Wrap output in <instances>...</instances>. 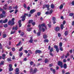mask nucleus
<instances>
[{
	"instance_id": "9",
	"label": "nucleus",
	"mask_w": 74,
	"mask_h": 74,
	"mask_svg": "<svg viewBox=\"0 0 74 74\" xmlns=\"http://www.w3.org/2000/svg\"><path fill=\"white\" fill-rule=\"evenodd\" d=\"M36 11V10L35 9H32L30 10V13L31 14H33Z\"/></svg>"
},
{
	"instance_id": "44",
	"label": "nucleus",
	"mask_w": 74,
	"mask_h": 74,
	"mask_svg": "<svg viewBox=\"0 0 74 74\" xmlns=\"http://www.w3.org/2000/svg\"><path fill=\"white\" fill-rule=\"evenodd\" d=\"M59 45L60 47H62V42L60 43Z\"/></svg>"
},
{
	"instance_id": "53",
	"label": "nucleus",
	"mask_w": 74,
	"mask_h": 74,
	"mask_svg": "<svg viewBox=\"0 0 74 74\" xmlns=\"http://www.w3.org/2000/svg\"><path fill=\"white\" fill-rule=\"evenodd\" d=\"M56 51L57 52V53H58V52H59V49L57 48V49H56Z\"/></svg>"
},
{
	"instance_id": "57",
	"label": "nucleus",
	"mask_w": 74,
	"mask_h": 74,
	"mask_svg": "<svg viewBox=\"0 0 74 74\" xmlns=\"http://www.w3.org/2000/svg\"><path fill=\"white\" fill-rule=\"evenodd\" d=\"M71 4H72V5H74V1H73L72 2Z\"/></svg>"
},
{
	"instance_id": "21",
	"label": "nucleus",
	"mask_w": 74,
	"mask_h": 74,
	"mask_svg": "<svg viewBox=\"0 0 74 74\" xmlns=\"http://www.w3.org/2000/svg\"><path fill=\"white\" fill-rule=\"evenodd\" d=\"M64 34L65 35V36H67V35L68 34V31H65L64 33Z\"/></svg>"
},
{
	"instance_id": "39",
	"label": "nucleus",
	"mask_w": 74,
	"mask_h": 74,
	"mask_svg": "<svg viewBox=\"0 0 74 74\" xmlns=\"http://www.w3.org/2000/svg\"><path fill=\"white\" fill-rule=\"evenodd\" d=\"M45 6L47 8H49L50 6L49 5H46Z\"/></svg>"
},
{
	"instance_id": "2",
	"label": "nucleus",
	"mask_w": 74,
	"mask_h": 74,
	"mask_svg": "<svg viewBox=\"0 0 74 74\" xmlns=\"http://www.w3.org/2000/svg\"><path fill=\"white\" fill-rule=\"evenodd\" d=\"M44 26H45V24H42L41 25H39L38 27L39 29V31H41V27H44Z\"/></svg>"
},
{
	"instance_id": "31",
	"label": "nucleus",
	"mask_w": 74,
	"mask_h": 74,
	"mask_svg": "<svg viewBox=\"0 0 74 74\" xmlns=\"http://www.w3.org/2000/svg\"><path fill=\"white\" fill-rule=\"evenodd\" d=\"M15 32H16L15 31H12L11 32L10 34H14L15 33Z\"/></svg>"
},
{
	"instance_id": "28",
	"label": "nucleus",
	"mask_w": 74,
	"mask_h": 74,
	"mask_svg": "<svg viewBox=\"0 0 74 74\" xmlns=\"http://www.w3.org/2000/svg\"><path fill=\"white\" fill-rule=\"evenodd\" d=\"M63 5L62 4L60 5V9L61 10V9H62V8H63Z\"/></svg>"
},
{
	"instance_id": "6",
	"label": "nucleus",
	"mask_w": 74,
	"mask_h": 74,
	"mask_svg": "<svg viewBox=\"0 0 74 74\" xmlns=\"http://www.w3.org/2000/svg\"><path fill=\"white\" fill-rule=\"evenodd\" d=\"M21 18H22V21H24L26 19V16H21Z\"/></svg>"
},
{
	"instance_id": "62",
	"label": "nucleus",
	"mask_w": 74,
	"mask_h": 74,
	"mask_svg": "<svg viewBox=\"0 0 74 74\" xmlns=\"http://www.w3.org/2000/svg\"><path fill=\"white\" fill-rule=\"evenodd\" d=\"M72 26H74V21H72Z\"/></svg>"
},
{
	"instance_id": "20",
	"label": "nucleus",
	"mask_w": 74,
	"mask_h": 74,
	"mask_svg": "<svg viewBox=\"0 0 74 74\" xmlns=\"http://www.w3.org/2000/svg\"><path fill=\"white\" fill-rule=\"evenodd\" d=\"M67 64H64V65L63 68L66 69L67 68Z\"/></svg>"
},
{
	"instance_id": "8",
	"label": "nucleus",
	"mask_w": 74,
	"mask_h": 74,
	"mask_svg": "<svg viewBox=\"0 0 74 74\" xmlns=\"http://www.w3.org/2000/svg\"><path fill=\"white\" fill-rule=\"evenodd\" d=\"M50 70H51V71H52L53 73V74H55V73L56 72V71H55V69H53L52 68H51L50 69Z\"/></svg>"
},
{
	"instance_id": "13",
	"label": "nucleus",
	"mask_w": 74,
	"mask_h": 74,
	"mask_svg": "<svg viewBox=\"0 0 74 74\" xmlns=\"http://www.w3.org/2000/svg\"><path fill=\"white\" fill-rule=\"evenodd\" d=\"M6 55L5 54H2V58L3 59V60H4V59H5V56H6Z\"/></svg>"
},
{
	"instance_id": "33",
	"label": "nucleus",
	"mask_w": 74,
	"mask_h": 74,
	"mask_svg": "<svg viewBox=\"0 0 74 74\" xmlns=\"http://www.w3.org/2000/svg\"><path fill=\"white\" fill-rule=\"evenodd\" d=\"M7 60L8 62H10V61H11L12 60H11V58H7Z\"/></svg>"
},
{
	"instance_id": "58",
	"label": "nucleus",
	"mask_w": 74,
	"mask_h": 74,
	"mask_svg": "<svg viewBox=\"0 0 74 74\" xmlns=\"http://www.w3.org/2000/svg\"><path fill=\"white\" fill-rule=\"evenodd\" d=\"M2 14L4 15V14H5V11L3 10V11L2 12Z\"/></svg>"
},
{
	"instance_id": "42",
	"label": "nucleus",
	"mask_w": 74,
	"mask_h": 74,
	"mask_svg": "<svg viewBox=\"0 0 74 74\" xmlns=\"http://www.w3.org/2000/svg\"><path fill=\"white\" fill-rule=\"evenodd\" d=\"M49 53L50 55H51V56H53V54H52V53L50 52Z\"/></svg>"
},
{
	"instance_id": "48",
	"label": "nucleus",
	"mask_w": 74,
	"mask_h": 74,
	"mask_svg": "<svg viewBox=\"0 0 74 74\" xmlns=\"http://www.w3.org/2000/svg\"><path fill=\"white\" fill-rule=\"evenodd\" d=\"M60 49L61 51H63V47H60Z\"/></svg>"
},
{
	"instance_id": "3",
	"label": "nucleus",
	"mask_w": 74,
	"mask_h": 74,
	"mask_svg": "<svg viewBox=\"0 0 74 74\" xmlns=\"http://www.w3.org/2000/svg\"><path fill=\"white\" fill-rule=\"evenodd\" d=\"M19 71V69L18 68H16L15 70V74H19V72H18Z\"/></svg>"
},
{
	"instance_id": "43",
	"label": "nucleus",
	"mask_w": 74,
	"mask_h": 74,
	"mask_svg": "<svg viewBox=\"0 0 74 74\" xmlns=\"http://www.w3.org/2000/svg\"><path fill=\"white\" fill-rule=\"evenodd\" d=\"M3 49V46L1 43H0V49Z\"/></svg>"
},
{
	"instance_id": "5",
	"label": "nucleus",
	"mask_w": 74,
	"mask_h": 74,
	"mask_svg": "<svg viewBox=\"0 0 74 74\" xmlns=\"http://www.w3.org/2000/svg\"><path fill=\"white\" fill-rule=\"evenodd\" d=\"M24 16H28V17H30L32 16V14H29L27 13H24Z\"/></svg>"
},
{
	"instance_id": "23",
	"label": "nucleus",
	"mask_w": 74,
	"mask_h": 74,
	"mask_svg": "<svg viewBox=\"0 0 74 74\" xmlns=\"http://www.w3.org/2000/svg\"><path fill=\"white\" fill-rule=\"evenodd\" d=\"M13 70V68L12 67L9 68V70L10 71H12Z\"/></svg>"
},
{
	"instance_id": "18",
	"label": "nucleus",
	"mask_w": 74,
	"mask_h": 74,
	"mask_svg": "<svg viewBox=\"0 0 74 74\" xmlns=\"http://www.w3.org/2000/svg\"><path fill=\"white\" fill-rule=\"evenodd\" d=\"M60 27L61 30H63L64 28V25L63 24H61L60 26Z\"/></svg>"
},
{
	"instance_id": "32",
	"label": "nucleus",
	"mask_w": 74,
	"mask_h": 74,
	"mask_svg": "<svg viewBox=\"0 0 74 74\" xmlns=\"http://www.w3.org/2000/svg\"><path fill=\"white\" fill-rule=\"evenodd\" d=\"M30 65L32 66V65H33V64H34V62L32 61H31L30 62Z\"/></svg>"
},
{
	"instance_id": "11",
	"label": "nucleus",
	"mask_w": 74,
	"mask_h": 74,
	"mask_svg": "<svg viewBox=\"0 0 74 74\" xmlns=\"http://www.w3.org/2000/svg\"><path fill=\"white\" fill-rule=\"evenodd\" d=\"M15 18H13L12 20V25H14V24H15V23H14V20Z\"/></svg>"
},
{
	"instance_id": "26",
	"label": "nucleus",
	"mask_w": 74,
	"mask_h": 74,
	"mask_svg": "<svg viewBox=\"0 0 74 74\" xmlns=\"http://www.w3.org/2000/svg\"><path fill=\"white\" fill-rule=\"evenodd\" d=\"M51 8H54V5H53V4H52L51 5Z\"/></svg>"
},
{
	"instance_id": "60",
	"label": "nucleus",
	"mask_w": 74,
	"mask_h": 74,
	"mask_svg": "<svg viewBox=\"0 0 74 74\" xmlns=\"http://www.w3.org/2000/svg\"><path fill=\"white\" fill-rule=\"evenodd\" d=\"M35 24H36V23H35V22H33L32 23V25H33V26L35 25Z\"/></svg>"
},
{
	"instance_id": "64",
	"label": "nucleus",
	"mask_w": 74,
	"mask_h": 74,
	"mask_svg": "<svg viewBox=\"0 0 74 74\" xmlns=\"http://www.w3.org/2000/svg\"><path fill=\"white\" fill-rule=\"evenodd\" d=\"M4 27H7V24H5L4 26Z\"/></svg>"
},
{
	"instance_id": "61",
	"label": "nucleus",
	"mask_w": 74,
	"mask_h": 74,
	"mask_svg": "<svg viewBox=\"0 0 74 74\" xmlns=\"http://www.w3.org/2000/svg\"><path fill=\"white\" fill-rule=\"evenodd\" d=\"M49 14V12H47L45 13V14L46 15H47V14Z\"/></svg>"
},
{
	"instance_id": "38",
	"label": "nucleus",
	"mask_w": 74,
	"mask_h": 74,
	"mask_svg": "<svg viewBox=\"0 0 74 74\" xmlns=\"http://www.w3.org/2000/svg\"><path fill=\"white\" fill-rule=\"evenodd\" d=\"M22 55H23V53H20L19 54V56L21 57L22 56Z\"/></svg>"
},
{
	"instance_id": "12",
	"label": "nucleus",
	"mask_w": 74,
	"mask_h": 74,
	"mask_svg": "<svg viewBox=\"0 0 74 74\" xmlns=\"http://www.w3.org/2000/svg\"><path fill=\"white\" fill-rule=\"evenodd\" d=\"M47 37H48V36L46 34H44L43 35V38L44 39H46L47 38Z\"/></svg>"
},
{
	"instance_id": "63",
	"label": "nucleus",
	"mask_w": 74,
	"mask_h": 74,
	"mask_svg": "<svg viewBox=\"0 0 74 74\" xmlns=\"http://www.w3.org/2000/svg\"><path fill=\"white\" fill-rule=\"evenodd\" d=\"M12 67V65L11 64H10L9 65V68H11V67Z\"/></svg>"
},
{
	"instance_id": "1",
	"label": "nucleus",
	"mask_w": 74,
	"mask_h": 74,
	"mask_svg": "<svg viewBox=\"0 0 74 74\" xmlns=\"http://www.w3.org/2000/svg\"><path fill=\"white\" fill-rule=\"evenodd\" d=\"M58 65L59 66H60L61 68H63V62H62V61H59L58 62Z\"/></svg>"
},
{
	"instance_id": "25",
	"label": "nucleus",
	"mask_w": 74,
	"mask_h": 74,
	"mask_svg": "<svg viewBox=\"0 0 74 74\" xmlns=\"http://www.w3.org/2000/svg\"><path fill=\"white\" fill-rule=\"evenodd\" d=\"M44 42H49V40L48 39H45L44 40Z\"/></svg>"
},
{
	"instance_id": "27",
	"label": "nucleus",
	"mask_w": 74,
	"mask_h": 74,
	"mask_svg": "<svg viewBox=\"0 0 74 74\" xmlns=\"http://www.w3.org/2000/svg\"><path fill=\"white\" fill-rule=\"evenodd\" d=\"M52 20L53 21H56V17H52Z\"/></svg>"
},
{
	"instance_id": "45",
	"label": "nucleus",
	"mask_w": 74,
	"mask_h": 74,
	"mask_svg": "<svg viewBox=\"0 0 74 74\" xmlns=\"http://www.w3.org/2000/svg\"><path fill=\"white\" fill-rule=\"evenodd\" d=\"M3 9H4V10H7L8 8H7L5 7V6L3 7Z\"/></svg>"
},
{
	"instance_id": "30",
	"label": "nucleus",
	"mask_w": 74,
	"mask_h": 74,
	"mask_svg": "<svg viewBox=\"0 0 74 74\" xmlns=\"http://www.w3.org/2000/svg\"><path fill=\"white\" fill-rule=\"evenodd\" d=\"M4 61H2L1 62V63H0V66L1 65H3V64H4Z\"/></svg>"
},
{
	"instance_id": "56",
	"label": "nucleus",
	"mask_w": 74,
	"mask_h": 74,
	"mask_svg": "<svg viewBox=\"0 0 74 74\" xmlns=\"http://www.w3.org/2000/svg\"><path fill=\"white\" fill-rule=\"evenodd\" d=\"M23 35H24V33L23 32H22L20 35L21 36H23Z\"/></svg>"
},
{
	"instance_id": "49",
	"label": "nucleus",
	"mask_w": 74,
	"mask_h": 74,
	"mask_svg": "<svg viewBox=\"0 0 74 74\" xmlns=\"http://www.w3.org/2000/svg\"><path fill=\"white\" fill-rule=\"evenodd\" d=\"M54 48L56 49H57L58 48V46L55 45L54 46Z\"/></svg>"
},
{
	"instance_id": "50",
	"label": "nucleus",
	"mask_w": 74,
	"mask_h": 74,
	"mask_svg": "<svg viewBox=\"0 0 74 74\" xmlns=\"http://www.w3.org/2000/svg\"><path fill=\"white\" fill-rule=\"evenodd\" d=\"M21 41H20V42L18 43V44L17 45H16V46H19L20 44H21Z\"/></svg>"
},
{
	"instance_id": "34",
	"label": "nucleus",
	"mask_w": 74,
	"mask_h": 74,
	"mask_svg": "<svg viewBox=\"0 0 74 74\" xmlns=\"http://www.w3.org/2000/svg\"><path fill=\"white\" fill-rule=\"evenodd\" d=\"M52 12H53V10H50V11L49 12V14H52Z\"/></svg>"
},
{
	"instance_id": "35",
	"label": "nucleus",
	"mask_w": 74,
	"mask_h": 74,
	"mask_svg": "<svg viewBox=\"0 0 74 74\" xmlns=\"http://www.w3.org/2000/svg\"><path fill=\"white\" fill-rule=\"evenodd\" d=\"M6 36H7V35H6V34H3V38H5Z\"/></svg>"
},
{
	"instance_id": "37",
	"label": "nucleus",
	"mask_w": 74,
	"mask_h": 74,
	"mask_svg": "<svg viewBox=\"0 0 74 74\" xmlns=\"http://www.w3.org/2000/svg\"><path fill=\"white\" fill-rule=\"evenodd\" d=\"M12 10V7L11 6H10L9 7L8 10Z\"/></svg>"
},
{
	"instance_id": "4",
	"label": "nucleus",
	"mask_w": 74,
	"mask_h": 74,
	"mask_svg": "<svg viewBox=\"0 0 74 74\" xmlns=\"http://www.w3.org/2000/svg\"><path fill=\"white\" fill-rule=\"evenodd\" d=\"M42 53V51L40 50H37L35 52V53L36 54H37V53Z\"/></svg>"
},
{
	"instance_id": "22",
	"label": "nucleus",
	"mask_w": 74,
	"mask_h": 74,
	"mask_svg": "<svg viewBox=\"0 0 74 74\" xmlns=\"http://www.w3.org/2000/svg\"><path fill=\"white\" fill-rule=\"evenodd\" d=\"M53 48H51L50 49L49 52H53Z\"/></svg>"
},
{
	"instance_id": "7",
	"label": "nucleus",
	"mask_w": 74,
	"mask_h": 74,
	"mask_svg": "<svg viewBox=\"0 0 74 74\" xmlns=\"http://www.w3.org/2000/svg\"><path fill=\"white\" fill-rule=\"evenodd\" d=\"M59 30H60V28L58 26L56 27L55 28V30L56 32H59Z\"/></svg>"
},
{
	"instance_id": "10",
	"label": "nucleus",
	"mask_w": 74,
	"mask_h": 74,
	"mask_svg": "<svg viewBox=\"0 0 74 74\" xmlns=\"http://www.w3.org/2000/svg\"><path fill=\"white\" fill-rule=\"evenodd\" d=\"M38 70L36 68H35L32 71V73H36L37 71H38Z\"/></svg>"
},
{
	"instance_id": "17",
	"label": "nucleus",
	"mask_w": 74,
	"mask_h": 74,
	"mask_svg": "<svg viewBox=\"0 0 74 74\" xmlns=\"http://www.w3.org/2000/svg\"><path fill=\"white\" fill-rule=\"evenodd\" d=\"M0 16L1 17V18H4V17H5V16L4 15H3V14H1L0 15Z\"/></svg>"
},
{
	"instance_id": "16",
	"label": "nucleus",
	"mask_w": 74,
	"mask_h": 74,
	"mask_svg": "<svg viewBox=\"0 0 74 74\" xmlns=\"http://www.w3.org/2000/svg\"><path fill=\"white\" fill-rule=\"evenodd\" d=\"M32 29V28H27V31H28V32H30L31 31V30Z\"/></svg>"
},
{
	"instance_id": "46",
	"label": "nucleus",
	"mask_w": 74,
	"mask_h": 74,
	"mask_svg": "<svg viewBox=\"0 0 74 74\" xmlns=\"http://www.w3.org/2000/svg\"><path fill=\"white\" fill-rule=\"evenodd\" d=\"M13 9H17V8H18V6L16 5V7H13Z\"/></svg>"
},
{
	"instance_id": "51",
	"label": "nucleus",
	"mask_w": 74,
	"mask_h": 74,
	"mask_svg": "<svg viewBox=\"0 0 74 74\" xmlns=\"http://www.w3.org/2000/svg\"><path fill=\"white\" fill-rule=\"evenodd\" d=\"M63 62H64L65 63L67 62V60L66 59H64L63 60Z\"/></svg>"
},
{
	"instance_id": "36",
	"label": "nucleus",
	"mask_w": 74,
	"mask_h": 74,
	"mask_svg": "<svg viewBox=\"0 0 74 74\" xmlns=\"http://www.w3.org/2000/svg\"><path fill=\"white\" fill-rule=\"evenodd\" d=\"M33 22V20H29V23H32V22Z\"/></svg>"
},
{
	"instance_id": "59",
	"label": "nucleus",
	"mask_w": 74,
	"mask_h": 74,
	"mask_svg": "<svg viewBox=\"0 0 74 74\" xmlns=\"http://www.w3.org/2000/svg\"><path fill=\"white\" fill-rule=\"evenodd\" d=\"M66 24V21H63V25H65V24Z\"/></svg>"
},
{
	"instance_id": "14",
	"label": "nucleus",
	"mask_w": 74,
	"mask_h": 74,
	"mask_svg": "<svg viewBox=\"0 0 74 74\" xmlns=\"http://www.w3.org/2000/svg\"><path fill=\"white\" fill-rule=\"evenodd\" d=\"M7 22H8V19L6 18L3 21V23H7Z\"/></svg>"
},
{
	"instance_id": "24",
	"label": "nucleus",
	"mask_w": 74,
	"mask_h": 74,
	"mask_svg": "<svg viewBox=\"0 0 74 74\" xmlns=\"http://www.w3.org/2000/svg\"><path fill=\"white\" fill-rule=\"evenodd\" d=\"M12 25V21H10L8 22V25H10V24Z\"/></svg>"
},
{
	"instance_id": "47",
	"label": "nucleus",
	"mask_w": 74,
	"mask_h": 74,
	"mask_svg": "<svg viewBox=\"0 0 74 74\" xmlns=\"http://www.w3.org/2000/svg\"><path fill=\"white\" fill-rule=\"evenodd\" d=\"M29 72L30 73H32V72H33V69L32 68L30 69Z\"/></svg>"
},
{
	"instance_id": "55",
	"label": "nucleus",
	"mask_w": 74,
	"mask_h": 74,
	"mask_svg": "<svg viewBox=\"0 0 74 74\" xmlns=\"http://www.w3.org/2000/svg\"><path fill=\"white\" fill-rule=\"evenodd\" d=\"M12 51H15V48H12Z\"/></svg>"
},
{
	"instance_id": "29",
	"label": "nucleus",
	"mask_w": 74,
	"mask_h": 74,
	"mask_svg": "<svg viewBox=\"0 0 74 74\" xmlns=\"http://www.w3.org/2000/svg\"><path fill=\"white\" fill-rule=\"evenodd\" d=\"M45 63H47V62H48L49 61L48 60V59H46L45 60Z\"/></svg>"
},
{
	"instance_id": "54",
	"label": "nucleus",
	"mask_w": 74,
	"mask_h": 74,
	"mask_svg": "<svg viewBox=\"0 0 74 74\" xmlns=\"http://www.w3.org/2000/svg\"><path fill=\"white\" fill-rule=\"evenodd\" d=\"M18 10H16L15 11L14 14H16L17 12H18Z\"/></svg>"
},
{
	"instance_id": "41",
	"label": "nucleus",
	"mask_w": 74,
	"mask_h": 74,
	"mask_svg": "<svg viewBox=\"0 0 74 74\" xmlns=\"http://www.w3.org/2000/svg\"><path fill=\"white\" fill-rule=\"evenodd\" d=\"M70 16H73V15H74V13H70L69 14Z\"/></svg>"
},
{
	"instance_id": "19",
	"label": "nucleus",
	"mask_w": 74,
	"mask_h": 74,
	"mask_svg": "<svg viewBox=\"0 0 74 74\" xmlns=\"http://www.w3.org/2000/svg\"><path fill=\"white\" fill-rule=\"evenodd\" d=\"M41 32V31H39V32H38L37 33V34L38 36H40V35L41 34V32Z\"/></svg>"
},
{
	"instance_id": "52",
	"label": "nucleus",
	"mask_w": 74,
	"mask_h": 74,
	"mask_svg": "<svg viewBox=\"0 0 74 74\" xmlns=\"http://www.w3.org/2000/svg\"><path fill=\"white\" fill-rule=\"evenodd\" d=\"M37 15H38V16H40V15H41V13H40V12H38L37 14Z\"/></svg>"
},
{
	"instance_id": "40",
	"label": "nucleus",
	"mask_w": 74,
	"mask_h": 74,
	"mask_svg": "<svg viewBox=\"0 0 74 74\" xmlns=\"http://www.w3.org/2000/svg\"><path fill=\"white\" fill-rule=\"evenodd\" d=\"M22 49H23V47H21L20 49H19V51H22Z\"/></svg>"
},
{
	"instance_id": "15",
	"label": "nucleus",
	"mask_w": 74,
	"mask_h": 74,
	"mask_svg": "<svg viewBox=\"0 0 74 74\" xmlns=\"http://www.w3.org/2000/svg\"><path fill=\"white\" fill-rule=\"evenodd\" d=\"M29 42L31 43L33 42V37L32 36L31 37L30 39L29 40Z\"/></svg>"
}]
</instances>
